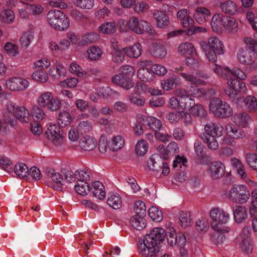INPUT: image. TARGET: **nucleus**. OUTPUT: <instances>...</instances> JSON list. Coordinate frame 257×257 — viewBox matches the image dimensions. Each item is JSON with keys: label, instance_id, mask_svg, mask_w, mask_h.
I'll return each mask as SVG.
<instances>
[{"label": "nucleus", "instance_id": "obj_1", "mask_svg": "<svg viewBox=\"0 0 257 257\" xmlns=\"http://www.w3.org/2000/svg\"><path fill=\"white\" fill-rule=\"evenodd\" d=\"M166 232L160 227L154 228L145 235L142 242L138 244L139 253L143 257H157L160 251V244L165 240Z\"/></svg>", "mask_w": 257, "mask_h": 257}, {"label": "nucleus", "instance_id": "obj_2", "mask_svg": "<svg viewBox=\"0 0 257 257\" xmlns=\"http://www.w3.org/2000/svg\"><path fill=\"white\" fill-rule=\"evenodd\" d=\"M29 112L23 106H18L12 101H8L6 105V110L4 113L5 120L11 125H15L17 119L24 122L29 120Z\"/></svg>", "mask_w": 257, "mask_h": 257}, {"label": "nucleus", "instance_id": "obj_3", "mask_svg": "<svg viewBox=\"0 0 257 257\" xmlns=\"http://www.w3.org/2000/svg\"><path fill=\"white\" fill-rule=\"evenodd\" d=\"M200 45L210 61L216 62L217 55L224 53L223 44L216 37H211L208 39L207 42H202Z\"/></svg>", "mask_w": 257, "mask_h": 257}, {"label": "nucleus", "instance_id": "obj_4", "mask_svg": "<svg viewBox=\"0 0 257 257\" xmlns=\"http://www.w3.org/2000/svg\"><path fill=\"white\" fill-rule=\"evenodd\" d=\"M47 20L51 27L58 31L67 30L70 26L68 17L58 10H50L47 14Z\"/></svg>", "mask_w": 257, "mask_h": 257}, {"label": "nucleus", "instance_id": "obj_5", "mask_svg": "<svg viewBox=\"0 0 257 257\" xmlns=\"http://www.w3.org/2000/svg\"><path fill=\"white\" fill-rule=\"evenodd\" d=\"M209 108L210 111L216 117L228 118L233 114V109L226 102L219 98L214 97L210 99Z\"/></svg>", "mask_w": 257, "mask_h": 257}, {"label": "nucleus", "instance_id": "obj_6", "mask_svg": "<svg viewBox=\"0 0 257 257\" xmlns=\"http://www.w3.org/2000/svg\"><path fill=\"white\" fill-rule=\"evenodd\" d=\"M37 102L41 107H47L52 111H56L61 106V100L55 97L52 93L47 91L41 94L37 98Z\"/></svg>", "mask_w": 257, "mask_h": 257}, {"label": "nucleus", "instance_id": "obj_7", "mask_svg": "<svg viewBox=\"0 0 257 257\" xmlns=\"http://www.w3.org/2000/svg\"><path fill=\"white\" fill-rule=\"evenodd\" d=\"M250 193L244 185H238L231 188L228 192V197L233 202L245 203L248 200Z\"/></svg>", "mask_w": 257, "mask_h": 257}, {"label": "nucleus", "instance_id": "obj_8", "mask_svg": "<svg viewBox=\"0 0 257 257\" xmlns=\"http://www.w3.org/2000/svg\"><path fill=\"white\" fill-rule=\"evenodd\" d=\"M126 24L130 30L137 34H141L146 32L153 34L155 33L153 27L150 23L143 20L139 21L136 17L131 18Z\"/></svg>", "mask_w": 257, "mask_h": 257}, {"label": "nucleus", "instance_id": "obj_9", "mask_svg": "<svg viewBox=\"0 0 257 257\" xmlns=\"http://www.w3.org/2000/svg\"><path fill=\"white\" fill-rule=\"evenodd\" d=\"M254 53L247 48H240L237 53V58L239 62L246 65L250 70L257 69V63L255 61Z\"/></svg>", "mask_w": 257, "mask_h": 257}, {"label": "nucleus", "instance_id": "obj_10", "mask_svg": "<svg viewBox=\"0 0 257 257\" xmlns=\"http://www.w3.org/2000/svg\"><path fill=\"white\" fill-rule=\"evenodd\" d=\"M148 166L150 169L159 172L162 170V174L168 175L170 172L168 164L164 162L161 157L157 154L152 155L148 160Z\"/></svg>", "mask_w": 257, "mask_h": 257}, {"label": "nucleus", "instance_id": "obj_11", "mask_svg": "<svg viewBox=\"0 0 257 257\" xmlns=\"http://www.w3.org/2000/svg\"><path fill=\"white\" fill-rule=\"evenodd\" d=\"M45 135L56 146H60L63 143V136L60 127L56 124H50L48 127Z\"/></svg>", "mask_w": 257, "mask_h": 257}, {"label": "nucleus", "instance_id": "obj_12", "mask_svg": "<svg viewBox=\"0 0 257 257\" xmlns=\"http://www.w3.org/2000/svg\"><path fill=\"white\" fill-rule=\"evenodd\" d=\"M168 233L169 234L167 237L168 244L171 246L177 245L180 247L181 248L180 250L181 253H182L181 249L185 251L183 249V246L186 243V239L184 234L182 233H179L177 235L175 230L173 228L170 229Z\"/></svg>", "mask_w": 257, "mask_h": 257}, {"label": "nucleus", "instance_id": "obj_13", "mask_svg": "<svg viewBox=\"0 0 257 257\" xmlns=\"http://www.w3.org/2000/svg\"><path fill=\"white\" fill-rule=\"evenodd\" d=\"M6 85L10 90L18 91L26 89L29 86V82L25 79L14 77L7 80Z\"/></svg>", "mask_w": 257, "mask_h": 257}, {"label": "nucleus", "instance_id": "obj_14", "mask_svg": "<svg viewBox=\"0 0 257 257\" xmlns=\"http://www.w3.org/2000/svg\"><path fill=\"white\" fill-rule=\"evenodd\" d=\"M225 171V167L223 163L219 161H215L210 163L207 169V173L214 180L222 177Z\"/></svg>", "mask_w": 257, "mask_h": 257}, {"label": "nucleus", "instance_id": "obj_15", "mask_svg": "<svg viewBox=\"0 0 257 257\" xmlns=\"http://www.w3.org/2000/svg\"><path fill=\"white\" fill-rule=\"evenodd\" d=\"M47 177L50 178L54 184L53 187L57 190H61L62 186L65 185V180L62 175L59 172L52 169L47 170L46 172Z\"/></svg>", "mask_w": 257, "mask_h": 257}, {"label": "nucleus", "instance_id": "obj_16", "mask_svg": "<svg viewBox=\"0 0 257 257\" xmlns=\"http://www.w3.org/2000/svg\"><path fill=\"white\" fill-rule=\"evenodd\" d=\"M210 216L212 219L211 222H214V226L216 225L217 221L221 222H227L229 215L225 211L218 208H215L211 210L210 212Z\"/></svg>", "mask_w": 257, "mask_h": 257}, {"label": "nucleus", "instance_id": "obj_17", "mask_svg": "<svg viewBox=\"0 0 257 257\" xmlns=\"http://www.w3.org/2000/svg\"><path fill=\"white\" fill-rule=\"evenodd\" d=\"M204 130L209 137H219L222 135L223 128L219 123L209 121L205 125Z\"/></svg>", "mask_w": 257, "mask_h": 257}, {"label": "nucleus", "instance_id": "obj_18", "mask_svg": "<svg viewBox=\"0 0 257 257\" xmlns=\"http://www.w3.org/2000/svg\"><path fill=\"white\" fill-rule=\"evenodd\" d=\"M113 83L128 90L134 86V82L131 78L121 74L115 75L112 79Z\"/></svg>", "mask_w": 257, "mask_h": 257}, {"label": "nucleus", "instance_id": "obj_19", "mask_svg": "<svg viewBox=\"0 0 257 257\" xmlns=\"http://www.w3.org/2000/svg\"><path fill=\"white\" fill-rule=\"evenodd\" d=\"M179 75L184 79L185 81L190 83L191 85H205L206 82L199 78L194 75L192 71H183L179 72Z\"/></svg>", "mask_w": 257, "mask_h": 257}, {"label": "nucleus", "instance_id": "obj_20", "mask_svg": "<svg viewBox=\"0 0 257 257\" xmlns=\"http://www.w3.org/2000/svg\"><path fill=\"white\" fill-rule=\"evenodd\" d=\"M153 16L158 28H164L169 25V18L165 12L157 11L154 13Z\"/></svg>", "mask_w": 257, "mask_h": 257}, {"label": "nucleus", "instance_id": "obj_21", "mask_svg": "<svg viewBox=\"0 0 257 257\" xmlns=\"http://www.w3.org/2000/svg\"><path fill=\"white\" fill-rule=\"evenodd\" d=\"M146 215L136 214L130 219V224L135 229L141 230L146 226V221L145 219Z\"/></svg>", "mask_w": 257, "mask_h": 257}, {"label": "nucleus", "instance_id": "obj_22", "mask_svg": "<svg viewBox=\"0 0 257 257\" xmlns=\"http://www.w3.org/2000/svg\"><path fill=\"white\" fill-rule=\"evenodd\" d=\"M225 16L221 14H215L211 20L212 30L217 33H221L223 27L224 18Z\"/></svg>", "mask_w": 257, "mask_h": 257}, {"label": "nucleus", "instance_id": "obj_23", "mask_svg": "<svg viewBox=\"0 0 257 257\" xmlns=\"http://www.w3.org/2000/svg\"><path fill=\"white\" fill-rule=\"evenodd\" d=\"M142 47L139 43H135L123 48L124 53L130 58H137L142 54Z\"/></svg>", "mask_w": 257, "mask_h": 257}, {"label": "nucleus", "instance_id": "obj_24", "mask_svg": "<svg viewBox=\"0 0 257 257\" xmlns=\"http://www.w3.org/2000/svg\"><path fill=\"white\" fill-rule=\"evenodd\" d=\"M93 195L99 200H103L105 197V187L99 181H95L90 188Z\"/></svg>", "mask_w": 257, "mask_h": 257}, {"label": "nucleus", "instance_id": "obj_25", "mask_svg": "<svg viewBox=\"0 0 257 257\" xmlns=\"http://www.w3.org/2000/svg\"><path fill=\"white\" fill-rule=\"evenodd\" d=\"M221 11L224 14L234 15L238 12L236 4L232 1H227L220 4Z\"/></svg>", "mask_w": 257, "mask_h": 257}, {"label": "nucleus", "instance_id": "obj_26", "mask_svg": "<svg viewBox=\"0 0 257 257\" xmlns=\"http://www.w3.org/2000/svg\"><path fill=\"white\" fill-rule=\"evenodd\" d=\"M97 143L96 140L87 136L83 138L79 142L80 148L84 151H90L93 150L96 147Z\"/></svg>", "mask_w": 257, "mask_h": 257}, {"label": "nucleus", "instance_id": "obj_27", "mask_svg": "<svg viewBox=\"0 0 257 257\" xmlns=\"http://www.w3.org/2000/svg\"><path fill=\"white\" fill-rule=\"evenodd\" d=\"M15 173L20 178L26 179L30 181L31 178L29 177L30 175L29 169L26 164L21 163L16 164L14 168Z\"/></svg>", "mask_w": 257, "mask_h": 257}, {"label": "nucleus", "instance_id": "obj_28", "mask_svg": "<svg viewBox=\"0 0 257 257\" xmlns=\"http://www.w3.org/2000/svg\"><path fill=\"white\" fill-rule=\"evenodd\" d=\"M227 80V84L235 92V93L237 92H244L245 91V84L243 82L232 76H230Z\"/></svg>", "mask_w": 257, "mask_h": 257}, {"label": "nucleus", "instance_id": "obj_29", "mask_svg": "<svg viewBox=\"0 0 257 257\" xmlns=\"http://www.w3.org/2000/svg\"><path fill=\"white\" fill-rule=\"evenodd\" d=\"M107 204L114 209H119L122 205L120 196L117 193H109L108 195Z\"/></svg>", "mask_w": 257, "mask_h": 257}, {"label": "nucleus", "instance_id": "obj_30", "mask_svg": "<svg viewBox=\"0 0 257 257\" xmlns=\"http://www.w3.org/2000/svg\"><path fill=\"white\" fill-rule=\"evenodd\" d=\"M225 129L227 134L235 139H240L245 137V133L241 128L236 127L232 124H227Z\"/></svg>", "mask_w": 257, "mask_h": 257}, {"label": "nucleus", "instance_id": "obj_31", "mask_svg": "<svg viewBox=\"0 0 257 257\" xmlns=\"http://www.w3.org/2000/svg\"><path fill=\"white\" fill-rule=\"evenodd\" d=\"M211 15L210 11L206 8L203 7H197L195 10L194 17L199 23H203L207 18Z\"/></svg>", "mask_w": 257, "mask_h": 257}, {"label": "nucleus", "instance_id": "obj_32", "mask_svg": "<svg viewBox=\"0 0 257 257\" xmlns=\"http://www.w3.org/2000/svg\"><path fill=\"white\" fill-rule=\"evenodd\" d=\"M250 119V116L245 112L235 113L233 118V121L235 124L243 127H246L248 125Z\"/></svg>", "mask_w": 257, "mask_h": 257}, {"label": "nucleus", "instance_id": "obj_33", "mask_svg": "<svg viewBox=\"0 0 257 257\" xmlns=\"http://www.w3.org/2000/svg\"><path fill=\"white\" fill-rule=\"evenodd\" d=\"M180 84V78L176 75H173L172 77L162 81L161 83L162 88L165 90L172 89Z\"/></svg>", "mask_w": 257, "mask_h": 257}, {"label": "nucleus", "instance_id": "obj_34", "mask_svg": "<svg viewBox=\"0 0 257 257\" xmlns=\"http://www.w3.org/2000/svg\"><path fill=\"white\" fill-rule=\"evenodd\" d=\"M230 162L232 166L236 169L237 174L242 179H247V174L241 162L235 158H231Z\"/></svg>", "mask_w": 257, "mask_h": 257}, {"label": "nucleus", "instance_id": "obj_35", "mask_svg": "<svg viewBox=\"0 0 257 257\" xmlns=\"http://www.w3.org/2000/svg\"><path fill=\"white\" fill-rule=\"evenodd\" d=\"M178 51L185 57L196 52L193 45L189 42L181 44L178 48Z\"/></svg>", "mask_w": 257, "mask_h": 257}, {"label": "nucleus", "instance_id": "obj_36", "mask_svg": "<svg viewBox=\"0 0 257 257\" xmlns=\"http://www.w3.org/2000/svg\"><path fill=\"white\" fill-rule=\"evenodd\" d=\"M190 113L193 115L198 116L201 118H205L207 115V111L203 106L200 104L195 103L189 107Z\"/></svg>", "mask_w": 257, "mask_h": 257}, {"label": "nucleus", "instance_id": "obj_37", "mask_svg": "<svg viewBox=\"0 0 257 257\" xmlns=\"http://www.w3.org/2000/svg\"><path fill=\"white\" fill-rule=\"evenodd\" d=\"M152 55L157 58H163L167 54V50L162 44L154 43L151 50Z\"/></svg>", "mask_w": 257, "mask_h": 257}, {"label": "nucleus", "instance_id": "obj_38", "mask_svg": "<svg viewBox=\"0 0 257 257\" xmlns=\"http://www.w3.org/2000/svg\"><path fill=\"white\" fill-rule=\"evenodd\" d=\"M179 219L180 225L184 228L190 226L192 223V218L189 212L181 211Z\"/></svg>", "mask_w": 257, "mask_h": 257}, {"label": "nucleus", "instance_id": "obj_39", "mask_svg": "<svg viewBox=\"0 0 257 257\" xmlns=\"http://www.w3.org/2000/svg\"><path fill=\"white\" fill-rule=\"evenodd\" d=\"M234 219L237 222H241L246 217L245 208L242 206L236 205L233 208Z\"/></svg>", "mask_w": 257, "mask_h": 257}, {"label": "nucleus", "instance_id": "obj_40", "mask_svg": "<svg viewBox=\"0 0 257 257\" xmlns=\"http://www.w3.org/2000/svg\"><path fill=\"white\" fill-rule=\"evenodd\" d=\"M224 19L223 28L229 32L237 31L238 24L233 18L225 16Z\"/></svg>", "mask_w": 257, "mask_h": 257}, {"label": "nucleus", "instance_id": "obj_41", "mask_svg": "<svg viewBox=\"0 0 257 257\" xmlns=\"http://www.w3.org/2000/svg\"><path fill=\"white\" fill-rule=\"evenodd\" d=\"M213 70L219 76L224 79H227L232 76L231 70L228 68H223L219 65H215Z\"/></svg>", "mask_w": 257, "mask_h": 257}, {"label": "nucleus", "instance_id": "obj_42", "mask_svg": "<svg viewBox=\"0 0 257 257\" xmlns=\"http://www.w3.org/2000/svg\"><path fill=\"white\" fill-rule=\"evenodd\" d=\"M244 102L245 108L249 112H254L257 110V99L253 96H246Z\"/></svg>", "mask_w": 257, "mask_h": 257}, {"label": "nucleus", "instance_id": "obj_43", "mask_svg": "<svg viewBox=\"0 0 257 257\" xmlns=\"http://www.w3.org/2000/svg\"><path fill=\"white\" fill-rule=\"evenodd\" d=\"M71 116L70 113L65 110L60 111L57 118V121L62 127L69 124L71 121Z\"/></svg>", "mask_w": 257, "mask_h": 257}, {"label": "nucleus", "instance_id": "obj_44", "mask_svg": "<svg viewBox=\"0 0 257 257\" xmlns=\"http://www.w3.org/2000/svg\"><path fill=\"white\" fill-rule=\"evenodd\" d=\"M98 32L105 34H111L115 32L116 27L114 22H106L98 27Z\"/></svg>", "mask_w": 257, "mask_h": 257}, {"label": "nucleus", "instance_id": "obj_45", "mask_svg": "<svg viewBox=\"0 0 257 257\" xmlns=\"http://www.w3.org/2000/svg\"><path fill=\"white\" fill-rule=\"evenodd\" d=\"M216 137H209L204 135L202 138L204 143L210 150L212 151L217 150L219 147V144L215 138Z\"/></svg>", "mask_w": 257, "mask_h": 257}, {"label": "nucleus", "instance_id": "obj_46", "mask_svg": "<svg viewBox=\"0 0 257 257\" xmlns=\"http://www.w3.org/2000/svg\"><path fill=\"white\" fill-rule=\"evenodd\" d=\"M124 144L123 138L120 136H117L112 138L109 148L112 151H116L123 146Z\"/></svg>", "mask_w": 257, "mask_h": 257}, {"label": "nucleus", "instance_id": "obj_47", "mask_svg": "<svg viewBox=\"0 0 257 257\" xmlns=\"http://www.w3.org/2000/svg\"><path fill=\"white\" fill-rule=\"evenodd\" d=\"M148 214L150 218L154 221L157 222L161 221L163 219V214L161 210L154 206H152L149 208Z\"/></svg>", "mask_w": 257, "mask_h": 257}, {"label": "nucleus", "instance_id": "obj_48", "mask_svg": "<svg viewBox=\"0 0 257 257\" xmlns=\"http://www.w3.org/2000/svg\"><path fill=\"white\" fill-rule=\"evenodd\" d=\"M152 73L151 69L143 68L138 71V76L142 81L149 82L152 79Z\"/></svg>", "mask_w": 257, "mask_h": 257}, {"label": "nucleus", "instance_id": "obj_49", "mask_svg": "<svg viewBox=\"0 0 257 257\" xmlns=\"http://www.w3.org/2000/svg\"><path fill=\"white\" fill-rule=\"evenodd\" d=\"M79 133L83 135L90 132L92 129L91 123L87 120L80 121L77 127Z\"/></svg>", "mask_w": 257, "mask_h": 257}, {"label": "nucleus", "instance_id": "obj_50", "mask_svg": "<svg viewBox=\"0 0 257 257\" xmlns=\"http://www.w3.org/2000/svg\"><path fill=\"white\" fill-rule=\"evenodd\" d=\"M146 121H147V124L149 127L155 132H156L157 130L161 128L162 126L161 121L155 117H148Z\"/></svg>", "mask_w": 257, "mask_h": 257}, {"label": "nucleus", "instance_id": "obj_51", "mask_svg": "<svg viewBox=\"0 0 257 257\" xmlns=\"http://www.w3.org/2000/svg\"><path fill=\"white\" fill-rule=\"evenodd\" d=\"M243 41L247 49L253 53H257V41L251 37H244Z\"/></svg>", "mask_w": 257, "mask_h": 257}, {"label": "nucleus", "instance_id": "obj_52", "mask_svg": "<svg viewBox=\"0 0 257 257\" xmlns=\"http://www.w3.org/2000/svg\"><path fill=\"white\" fill-rule=\"evenodd\" d=\"M75 189L78 193L82 195H87L88 192L90 191L88 184L87 182L84 181L78 182L77 184L75 186Z\"/></svg>", "mask_w": 257, "mask_h": 257}, {"label": "nucleus", "instance_id": "obj_53", "mask_svg": "<svg viewBox=\"0 0 257 257\" xmlns=\"http://www.w3.org/2000/svg\"><path fill=\"white\" fill-rule=\"evenodd\" d=\"M7 54L12 57H15L19 54L18 46L11 42H7L5 46Z\"/></svg>", "mask_w": 257, "mask_h": 257}, {"label": "nucleus", "instance_id": "obj_54", "mask_svg": "<svg viewBox=\"0 0 257 257\" xmlns=\"http://www.w3.org/2000/svg\"><path fill=\"white\" fill-rule=\"evenodd\" d=\"M148 145L144 140L138 141L136 145V152L139 156H144L147 152Z\"/></svg>", "mask_w": 257, "mask_h": 257}, {"label": "nucleus", "instance_id": "obj_55", "mask_svg": "<svg viewBox=\"0 0 257 257\" xmlns=\"http://www.w3.org/2000/svg\"><path fill=\"white\" fill-rule=\"evenodd\" d=\"M99 39V36L97 34L94 33H88L83 36L81 42L82 45H86L95 42Z\"/></svg>", "mask_w": 257, "mask_h": 257}, {"label": "nucleus", "instance_id": "obj_56", "mask_svg": "<svg viewBox=\"0 0 257 257\" xmlns=\"http://www.w3.org/2000/svg\"><path fill=\"white\" fill-rule=\"evenodd\" d=\"M89 174L87 170H78L75 172L74 176L78 182H86L89 178Z\"/></svg>", "mask_w": 257, "mask_h": 257}, {"label": "nucleus", "instance_id": "obj_57", "mask_svg": "<svg viewBox=\"0 0 257 257\" xmlns=\"http://www.w3.org/2000/svg\"><path fill=\"white\" fill-rule=\"evenodd\" d=\"M74 4L78 8L83 9L90 10L94 4V0H75Z\"/></svg>", "mask_w": 257, "mask_h": 257}, {"label": "nucleus", "instance_id": "obj_58", "mask_svg": "<svg viewBox=\"0 0 257 257\" xmlns=\"http://www.w3.org/2000/svg\"><path fill=\"white\" fill-rule=\"evenodd\" d=\"M70 71L79 77H84L86 73L82 68L75 62H72L69 67Z\"/></svg>", "mask_w": 257, "mask_h": 257}, {"label": "nucleus", "instance_id": "obj_59", "mask_svg": "<svg viewBox=\"0 0 257 257\" xmlns=\"http://www.w3.org/2000/svg\"><path fill=\"white\" fill-rule=\"evenodd\" d=\"M88 57L92 60H96L99 59L101 56L100 49L97 47H92L88 51Z\"/></svg>", "mask_w": 257, "mask_h": 257}, {"label": "nucleus", "instance_id": "obj_60", "mask_svg": "<svg viewBox=\"0 0 257 257\" xmlns=\"http://www.w3.org/2000/svg\"><path fill=\"white\" fill-rule=\"evenodd\" d=\"M209 228V224L205 218H201L196 222V229L200 233H204Z\"/></svg>", "mask_w": 257, "mask_h": 257}, {"label": "nucleus", "instance_id": "obj_61", "mask_svg": "<svg viewBox=\"0 0 257 257\" xmlns=\"http://www.w3.org/2000/svg\"><path fill=\"white\" fill-rule=\"evenodd\" d=\"M50 65V62L46 58H43L36 61L34 63L33 69L36 70H44Z\"/></svg>", "mask_w": 257, "mask_h": 257}, {"label": "nucleus", "instance_id": "obj_62", "mask_svg": "<svg viewBox=\"0 0 257 257\" xmlns=\"http://www.w3.org/2000/svg\"><path fill=\"white\" fill-rule=\"evenodd\" d=\"M246 161L248 165L253 170L257 171V154L248 153L246 155Z\"/></svg>", "mask_w": 257, "mask_h": 257}, {"label": "nucleus", "instance_id": "obj_63", "mask_svg": "<svg viewBox=\"0 0 257 257\" xmlns=\"http://www.w3.org/2000/svg\"><path fill=\"white\" fill-rule=\"evenodd\" d=\"M33 76V79L41 83H44L48 80V76L46 72L44 70H35Z\"/></svg>", "mask_w": 257, "mask_h": 257}, {"label": "nucleus", "instance_id": "obj_64", "mask_svg": "<svg viewBox=\"0 0 257 257\" xmlns=\"http://www.w3.org/2000/svg\"><path fill=\"white\" fill-rule=\"evenodd\" d=\"M32 33L28 31L24 33L20 39V43L22 47H28L31 43Z\"/></svg>", "mask_w": 257, "mask_h": 257}]
</instances>
